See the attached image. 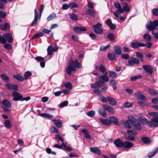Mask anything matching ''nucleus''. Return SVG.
I'll return each mask as SVG.
<instances>
[{
  "label": "nucleus",
  "mask_w": 158,
  "mask_h": 158,
  "mask_svg": "<svg viewBox=\"0 0 158 158\" xmlns=\"http://www.w3.org/2000/svg\"><path fill=\"white\" fill-rule=\"evenodd\" d=\"M123 4L124 6L123 7V9L121 7L120 3L116 2L114 3V5L115 7L118 9L117 10L116 12H114V15L116 17H118V13L123 14L124 11L126 12H128L130 10V9L128 6V5L126 2H124Z\"/></svg>",
  "instance_id": "obj_1"
},
{
  "label": "nucleus",
  "mask_w": 158,
  "mask_h": 158,
  "mask_svg": "<svg viewBox=\"0 0 158 158\" xmlns=\"http://www.w3.org/2000/svg\"><path fill=\"white\" fill-rule=\"evenodd\" d=\"M134 146V144L128 141H124L123 143V147L125 148L130 149Z\"/></svg>",
  "instance_id": "obj_10"
},
{
  "label": "nucleus",
  "mask_w": 158,
  "mask_h": 158,
  "mask_svg": "<svg viewBox=\"0 0 158 158\" xmlns=\"http://www.w3.org/2000/svg\"><path fill=\"white\" fill-rule=\"evenodd\" d=\"M109 60L111 61H114L115 60V56L114 54L109 53Z\"/></svg>",
  "instance_id": "obj_55"
},
{
  "label": "nucleus",
  "mask_w": 158,
  "mask_h": 158,
  "mask_svg": "<svg viewBox=\"0 0 158 158\" xmlns=\"http://www.w3.org/2000/svg\"><path fill=\"white\" fill-rule=\"evenodd\" d=\"M132 106V104L128 102H126L124 103L121 107V108H123L125 107H130Z\"/></svg>",
  "instance_id": "obj_35"
},
{
  "label": "nucleus",
  "mask_w": 158,
  "mask_h": 158,
  "mask_svg": "<svg viewBox=\"0 0 158 158\" xmlns=\"http://www.w3.org/2000/svg\"><path fill=\"white\" fill-rule=\"evenodd\" d=\"M66 72L69 75H70L72 71H75L76 70L75 66L74 65L73 60L70 61L69 65L66 68Z\"/></svg>",
  "instance_id": "obj_5"
},
{
  "label": "nucleus",
  "mask_w": 158,
  "mask_h": 158,
  "mask_svg": "<svg viewBox=\"0 0 158 158\" xmlns=\"http://www.w3.org/2000/svg\"><path fill=\"white\" fill-rule=\"evenodd\" d=\"M143 39L147 41H150L151 39V36L147 33L145 34L143 36Z\"/></svg>",
  "instance_id": "obj_37"
},
{
  "label": "nucleus",
  "mask_w": 158,
  "mask_h": 158,
  "mask_svg": "<svg viewBox=\"0 0 158 158\" xmlns=\"http://www.w3.org/2000/svg\"><path fill=\"white\" fill-rule=\"evenodd\" d=\"M151 101L154 104H158V98H153Z\"/></svg>",
  "instance_id": "obj_64"
},
{
  "label": "nucleus",
  "mask_w": 158,
  "mask_h": 158,
  "mask_svg": "<svg viewBox=\"0 0 158 158\" xmlns=\"http://www.w3.org/2000/svg\"><path fill=\"white\" fill-rule=\"evenodd\" d=\"M5 126L7 128H10L11 127V123L10 121L8 120H6L5 121Z\"/></svg>",
  "instance_id": "obj_43"
},
{
  "label": "nucleus",
  "mask_w": 158,
  "mask_h": 158,
  "mask_svg": "<svg viewBox=\"0 0 158 158\" xmlns=\"http://www.w3.org/2000/svg\"><path fill=\"white\" fill-rule=\"evenodd\" d=\"M148 92L151 94L154 95L158 94V93L156 90L152 89H148Z\"/></svg>",
  "instance_id": "obj_47"
},
{
  "label": "nucleus",
  "mask_w": 158,
  "mask_h": 158,
  "mask_svg": "<svg viewBox=\"0 0 158 158\" xmlns=\"http://www.w3.org/2000/svg\"><path fill=\"white\" fill-rule=\"evenodd\" d=\"M126 121H123L122 122V125L125 128L130 129L131 128V126L130 123L129 118Z\"/></svg>",
  "instance_id": "obj_11"
},
{
  "label": "nucleus",
  "mask_w": 158,
  "mask_h": 158,
  "mask_svg": "<svg viewBox=\"0 0 158 158\" xmlns=\"http://www.w3.org/2000/svg\"><path fill=\"white\" fill-rule=\"evenodd\" d=\"M141 139L142 141L146 144H149L151 142V141L148 137H143L141 138Z\"/></svg>",
  "instance_id": "obj_30"
},
{
  "label": "nucleus",
  "mask_w": 158,
  "mask_h": 158,
  "mask_svg": "<svg viewBox=\"0 0 158 158\" xmlns=\"http://www.w3.org/2000/svg\"><path fill=\"white\" fill-rule=\"evenodd\" d=\"M87 14L90 16L92 17H94L95 15L94 12L91 10L89 9H87Z\"/></svg>",
  "instance_id": "obj_45"
},
{
  "label": "nucleus",
  "mask_w": 158,
  "mask_h": 158,
  "mask_svg": "<svg viewBox=\"0 0 158 158\" xmlns=\"http://www.w3.org/2000/svg\"><path fill=\"white\" fill-rule=\"evenodd\" d=\"M139 120L143 124H147L148 125V122L147 119L145 117L143 116H140L139 118Z\"/></svg>",
  "instance_id": "obj_18"
},
{
  "label": "nucleus",
  "mask_w": 158,
  "mask_h": 158,
  "mask_svg": "<svg viewBox=\"0 0 158 158\" xmlns=\"http://www.w3.org/2000/svg\"><path fill=\"white\" fill-rule=\"evenodd\" d=\"M70 18L72 20L77 21V20L78 17L76 15L73 13L69 14V15Z\"/></svg>",
  "instance_id": "obj_29"
},
{
  "label": "nucleus",
  "mask_w": 158,
  "mask_h": 158,
  "mask_svg": "<svg viewBox=\"0 0 158 158\" xmlns=\"http://www.w3.org/2000/svg\"><path fill=\"white\" fill-rule=\"evenodd\" d=\"M97 82L99 88L102 87L104 84L103 82L101 80H99V81Z\"/></svg>",
  "instance_id": "obj_63"
},
{
  "label": "nucleus",
  "mask_w": 158,
  "mask_h": 158,
  "mask_svg": "<svg viewBox=\"0 0 158 158\" xmlns=\"http://www.w3.org/2000/svg\"><path fill=\"white\" fill-rule=\"evenodd\" d=\"M58 49L57 47L54 48L53 47L49 46L47 49L48 54L50 55L52 54L53 51L56 52Z\"/></svg>",
  "instance_id": "obj_17"
},
{
  "label": "nucleus",
  "mask_w": 158,
  "mask_h": 158,
  "mask_svg": "<svg viewBox=\"0 0 158 158\" xmlns=\"http://www.w3.org/2000/svg\"><path fill=\"white\" fill-rule=\"evenodd\" d=\"M148 114L154 117L148 122V126L152 127H158V113L151 112L148 113Z\"/></svg>",
  "instance_id": "obj_2"
},
{
  "label": "nucleus",
  "mask_w": 158,
  "mask_h": 158,
  "mask_svg": "<svg viewBox=\"0 0 158 158\" xmlns=\"http://www.w3.org/2000/svg\"><path fill=\"white\" fill-rule=\"evenodd\" d=\"M117 77V74L115 72L113 71L109 72V77L112 78H115Z\"/></svg>",
  "instance_id": "obj_49"
},
{
  "label": "nucleus",
  "mask_w": 158,
  "mask_h": 158,
  "mask_svg": "<svg viewBox=\"0 0 158 158\" xmlns=\"http://www.w3.org/2000/svg\"><path fill=\"white\" fill-rule=\"evenodd\" d=\"M1 78L5 81L8 82L10 81L9 77L5 74H2L1 75Z\"/></svg>",
  "instance_id": "obj_32"
},
{
  "label": "nucleus",
  "mask_w": 158,
  "mask_h": 158,
  "mask_svg": "<svg viewBox=\"0 0 158 158\" xmlns=\"http://www.w3.org/2000/svg\"><path fill=\"white\" fill-rule=\"evenodd\" d=\"M90 150L92 152L98 155H100L101 153L100 150L97 147L91 148Z\"/></svg>",
  "instance_id": "obj_19"
},
{
  "label": "nucleus",
  "mask_w": 158,
  "mask_h": 158,
  "mask_svg": "<svg viewBox=\"0 0 158 158\" xmlns=\"http://www.w3.org/2000/svg\"><path fill=\"white\" fill-rule=\"evenodd\" d=\"M31 73L29 71L26 72L24 75V79H27L29 77L31 76Z\"/></svg>",
  "instance_id": "obj_36"
},
{
  "label": "nucleus",
  "mask_w": 158,
  "mask_h": 158,
  "mask_svg": "<svg viewBox=\"0 0 158 158\" xmlns=\"http://www.w3.org/2000/svg\"><path fill=\"white\" fill-rule=\"evenodd\" d=\"M110 85L113 87V89L114 90L116 89L117 88V86L116 85V82L114 80H111L110 81Z\"/></svg>",
  "instance_id": "obj_27"
},
{
  "label": "nucleus",
  "mask_w": 158,
  "mask_h": 158,
  "mask_svg": "<svg viewBox=\"0 0 158 158\" xmlns=\"http://www.w3.org/2000/svg\"><path fill=\"white\" fill-rule=\"evenodd\" d=\"M114 49L115 52L118 54L121 55L122 51L120 48L118 46L115 45L114 47Z\"/></svg>",
  "instance_id": "obj_21"
},
{
  "label": "nucleus",
  "mask_w": 158,
  "mask_h": 158,
  "mask_svg": "<svg viewBox=\"0 0 158 158\" xmlns=\"http://www.w3.org/2000/svg\"><path fill=\"white\" fill-rule=\"evenodd\" d=\"M4 46L6 49L9 50H11L12 48L11 45L9 44H6L4 45Z\"/></svg>",
  "instance_id": "obj_59"
},
{
  "label": "nucleus",
  "mask_w": 158,
  "mask_h": 158,
  "mask_svg": "<svg viewBox=\"0 0 158 158\" xmlns=\"http://www.w3.org/2000/svg\"><path fill=\"white\" fill-rule=\"evenodd\" d=\"M9 27V25L7 23H6L4 25L1 24L0 25V28L3 30L7 29Z\"/></svg>",
  "instance_id": "obj_34"
},
{
  "label": "nucleus",
  "mask_w": 158,
  "mask_h": 158,
  "mask_svg": "<svg viewBox=\"0 0 158 158\" xmlns=\"http://www.w3.org/2000/svg\"><path fill=\"white\" fill-rule=\"evenodd\" d=\"M131 47L134 48H137L138 47V42H132L131 44Z\"/></svg>",
  "instance_id": "obj_39"
},
{
  "label": "nucleus",
  "mask_w": 158,
  "mask_h": 158,
  "mask_svg": "<svg viewBox=\"0 0 158 158\" xmlns=\"http://www.w3.org/2000/svg\"><path fill=\"white\" fill-rule=\"evenodd\" d=\"M52 121L54 122L55 125L58 128L62 127V123L58 120L53 119Z\"/></svg>",
  "instance_id": "obj_23"
},
{
  "label": "nucleus",
  "mask_w": 158,
  "mask_h": 158,
  "mask_svg": "<svg viewBox=\"0 0 158 158\" xmlns=\"http://www.w3.org/2000/svg\"><path fill=\"white\" fill-rule=\"evenodd\" d=\"M91 87L92 88L94 89H98L99 88L97 84V82L91 84Z\"/></svg>",
  "instance_id": "obj_62"
},
{
  "label": "nucleus",
  "mask_w": 158,
  "mask_h": 158,
  "mask_svg": "<svg viewBox=\"0 0 158 158\" xmlns=\"http://www.w3.org/2000/svg\"><path fill=\"white\" fill-rule=\"evenodd\" d=\"M13 97V100L15 101H21L23 96L17 92H14L12 94Z\"/></svg>",
  "instance_id": "obj_7"
},
{
  "label": "nucleus",
  "mask_w": 158,
  "mask_h": 158,
  "mask_svg": "<svg viewBox=\"0 0 158 158\" xmlns=\"http://www.w3.org/2000/svg\"><path fill=\"white\" fill-rule=\"evenodd\" d=\"M127 133L129 135H135L137 134V132L135 130H128Z\"/></svg>",
  "instance_id": "obj_33"
},
{
  "label": "nucleus",
  "mask_w": 158,
  "mask_h": 158,
  "mask_svg": "<svg viewBox=\"0 0 158 158\" xmlns=\"http://www.w3.org/2000/svg\"><path fill=\"white\" fill-rule=\"evenodd\" d=\"M6 87L11 90H18V86L17 84H11L8 83L6 84Z\"/></svg>",
  "instance_id": "obj_8"
},
{
  "label": "nucleus",
  "mask_w": 158,
  "mask_h": 158,
  "mask_svg": "<svg viewBox=\"0 0 158 158\" xmlns=\"http://www.w3.org/2000/svg\"><path fill=\"white\" fill-rule=\"evenodd\" d=\"M73 30L78 34H80L81 31H85L86 29L85 27H74L73 28Z\"/></svg>",
  "instance_id": "obj_13"
},
{
  "label": "nucleus",
  "mask_w": 158,
  "mask_h": 158,
  "mask_svg": "<svg viewBox=\"0 0 158 158\" xmlns=\"http://www.w3.org/2000/svg\"><path fill=\"white\" fill-rule=\"evenodd\" d=\"M39 115L44 118L50 119L53 118L54 116L53 115L47 113H43L40 114Z\"/></svg>",
  "instance_id": "obj_14"
},
{
  "label": "nucleus",
  "mask_w": 158,
  "mask_h": 158,
  "mask_svg": "<svg viewBox=\"0 0 158 158\" xmlns=\"http://www.w3.org/2000/svg\"><path fill=\"white\" fill-rule=\"evenodd\" d=\"M62 146H63L64 149H65L69 152H70L72 150V149L70 148L64 144V142L62 143Z\"/></svg>",
  "instance_id": "obj_41"
},
{
  "label": "nucleus",
  "mask_w": 158,
  "mask_h": 158,
  "mask_svg": "<svg viewBox=\"0 0 158 158\" xmlns=\"http://www.w3.org/2000/svg\"><path fill=\"white\" fill-rule=\"evenodd\" d=\"M111 122L115 124L118 125V120L117 118L114 116H112L109 118V124Z\"/></svg>",
  "instance_id": "obj_20"
},
{
  "label": "nucleus",
  "mask_w": 158,
  "mask_h": 158,
  "mask_svg": "<svg viewBox=\"0 0 158 158\" xmlns=\"http://www.w3.org/2000/svg\"><path fill=\"white\" fill-rule=\"evenodd\" d=\"M43 35V34L42 33H40L37 34H34L33 37L32 38V39H35L36 38H38L42 36Z\"/></svg>",
  "instance_id": "obj_40"
},
{
  "label": "nucleus",
  "mask_w": 158,
  "mask_h": 158,
  "mask_svg": "<svg viewBox=\"0 0 158 158\" xmlns=\"http://www.w3.org/2000/svg\"><path fill=\"white\" fill-rule=\"evenodd\" d=\"M152 13L155 16L158 15V8H155L152 10Z\"/></svg>",
  "instance_id": "obj_57"
},
{
  "label": "nucleus",
  "mask_w": 158,
  "mask_h": 158,
  "mask_svg": "<svg viewBox=\"0 0 158 158\" xmlns=\"http://www.w3.org/2000/svg\"><path fill=\"white\" fill-rule=\"evenodd\" d=\"M13 77L18 81H23L24 79V77L19 75H14L13 76Z\"/></svg>",
  "instance_id": "obj_26"
},
{
  "label": "nucleus",
  "mask_w": 158,
  "mask_h": 158,
  "mask_svg": "<svg viewBox=\"0 0 158 158\" xmlns=\"http://www.w3.org/2000/svg\"><path fill=\"white\" fill-rule=\"evenodd\" d=\"M135 96L137 98L142 100H145L146 99V98L143 94L140 92H137L134 94Z\"/></svg>",
  "instance_id": "obj_12"
},
{
  "label": "nucleus",
  "mask_w": 158,
  "mask_h": 158,
  "mask_svg": "<svg viewBox=\"0 0 158 158\" xmlns=\"http://www.w3.org/2000/svg\"><path fill=\"white\" fill-rule=\"evenodd\" d=\"M125 138L128 140L133 141L135 139V137L129 135L127 137H125Z\"/></svg>",
  "instance_id": "obj_60"
},
{
  "label": "nucleus",
  "mask_w": 158,
  "mask_h": 158,
  "mask_svg": "<svg viewBox=\"0 0 158 158\" xmlns=\"http://www.w3.org/2000/svg\"><path fill=\"white\" fill-rule=\"evenodd\" d=\"M38 18V13L36 9H35V18L34 20L31 23V26H34L37 23Z\"/></svg>",
  "instance_id": "obj_16"
},
{
  "label": "nucleus",
  "mask_w": 158,
  "mask_h": 158,
  "mask_svg": "<svg viewBox=\"0 0 158 158\" xmlns=\"http://www.w3.org/2000/svg\"><path fill=\"white\" fill-rule=\"evenodd\" d=\"M156 148L157 149H156V151H155L154 152H151L148 154V156L149 157V158L152 157L155 155V154L156 153V152L158 149V148Z\"/></svg>",
  "instance_id": "obj_58"
},
{
  "label": "nucleus",
  "mask_w": 158,
  "mask_h": 158,
  "mask_svg": "<svg viewBox=\"0 0 158 158\" xmlns=\"http://www.w3.org/2000/svg\"><path fill=\"white\" fill-rule=\"evenodd\" d=\"M108 48H109V45L106 46H101L100 50L102 51H105Z\"/></svg>",
  "instance_id": "obj_52"
},
{
  "label": "nucleus",
  "mask_w": 158,
  "mask_h": 158,
  "mask_svg": "<svg viewBox=\"0 0 158 158\" xmlns=\"http://www.w3.org/2000/svg\"><path fill=\"white\" fill-rule=\"evenodd\" d=\"M146 28L149 31H153L158 27V20H154L153 21H150L149 24L146 26Z\"/></svg>",
  "instance_id": "obj_4"
},
{
  "label": "nucleus",
  "mask_w": 158,
  "mask_h": 158,
  "mask_svg": "<svg viewBox=\"0 0 158 158\" xmlns=\"http://www.w3.org/2000/svg\"><path fill=\"white\" fill-rule=\"evenodd\" d=\"M68 104V101H66L60 103L59 105V106L60 108H62L64 106H66Z\"/></svg>",
  "instance_id": "obj_42"
},
{
  "label": "nucleus",
  "mask_w": 158,
  "mask_h": 158,
  "mask_svg": "<svg viewBox=\"0 0 158 158\" xmlns=\"http://www.w3.org/2000/svg\"><path fill=\"white\" fill-rule=\"evenodd\" d=\"M100 121L104 125L108 126L109 120L107 119H101Z\"/></svg>",
  "instance_id": "obj_46"
},
{
  "label": "nucleus",
  "mask_w": 158,
  "mask_h": 158,
  "mask_svg": "<svg viewBox=\"0 0 158 158\" xmlns=\"http://www.w3.org/2000/svg\"><path fill=\"white\" fill-rule=\"evenodd\" d=\"M143 68L147 75H150L152 74V69L150 66L148 65H143Z\"/></svg>",
  "instance_id": "obj_9"
},
{
  "label": "nucleus",
  "mask_w": 158,
  "mask_h": 158,
  "mask_svg": "<svg viewBox=\"0 0 158 158\" xmlns=\"http://www.w3.org/2000/svg\"><path fill=\"white\" fill-rule=\"evenodd\" d=\"M108 76L106 75L100 76L99 77V80L104 82H107L108 81Z\"/></svg>",
  "instance_id": "obj_24"
},
{
  "label": "nucleus",
  "mask_w": 158,
  "mask_h": 158,
  "mask_svg": "<svg viewBox=\"0 0 158 158\" xmlns=\"http://www.w3.org/2000/svg\"><path fill=\"white\" fill-rule=\"evenodd\" d=\"M99 114L102 116L106 117L107 116V114L106 111L102 109H99L98 110Z\"/></svg>",
  "instance_id": "obj_31"
},
{
  "label": "nucleus",
  "mask_w": 158,
  "mask_h": 158,
  "mask_svg": "<svg viewBox=\"0 0 158 158\" xmlns=\"http://www.w3.org/2000/svg\"><path fill=\"white\" fill-rule=\"evenodd\" d=\"M95 114V112L94 111H90L88 112L87 114L89 116L93 117Z\"/></svg>",
  "instance_id": "obj_51"
},
{
  "label": "nucleus",
  "mask_w": 158,
  "mask_h": 158,
  "mask_svg": "<svg viewBox=\"0 0 158 158\" xmlns=\"http://www.w3.org/2000/svg\"><path fill=\"white\" fill-rule=\"evenodd\" d=\"M114 36L112 33H109V40L113 41L114 40Z\"/></svg>",
  "instance_id": "obj_61"
},
{
  "label": "nucleus",
  "mask_w": 158,
  "mask_h": 158,
  "mask_svg": "<svg viewBox=\"0 0 158 158\" xmlns=\"http://www.w3.org/2000/svg\"><path fill=\"white\" fill-rule=\"evenodd\" d=\"M116 28V26L114 24L112 23L111 21L109 19V28L111 30H114Z\"/></svg>",
  "instance_id": "obj_44"
},
{
  "label": "nucleus",
  "mask_w": 158,
  "mask_h": 158,
  "mask_svg": "<svg viewBox=\"0 0 158 158\" xmlns=\"http://www.w3.org/2000/svg\"><path fill=\"white\" fill-rule=\"evenodd\" d=\"M128 118H129L130 122L134 126L135 129L139 130L141 129V125L137 119L131 116H128Z\"/></svg>",
  "instance_id": "obj_3"
},
{
  "label": "nucleus",
  "mask_w": 158,
  "mask_h": 158,
  "mask_svg": "<svg viewBox=\"0 0 158 158\" xmlns=\"http://www.w3.org/2000/svg\"><path fill=\"white\" fill-rule=\"evenodd\" d=\"M69 7L72 8H77L78 7V5L74 2H72L69 4Z\"/></svg>",
  "instance_id": "obj_53"
},
{
  "label": "nucleus",
  "mask_w": 158,
  "mask_h": 158,
  "mask_svg": "<svg viewBox=\"0 0 158 158\" xmlns=\"http://www.w3.org/2000/svg\"><path fill=\"white\" fill-rule=\"evenodd\" d=\"M123 142L119 139H117L114 141V144L117 147L121 148L123 147Z\"/></svg>",
  "instance_id": "obj_15"
},
{
  "label": "nucleus",
  "mask_w": 158,
  "mask_h": 158,
  "mask_svg": "<svg viewBox=\"0 0 158 158\" xmlns=\"http://www.w3.org/2000/svg\"><path fill=\"white\" fill-rule=\"evenodd\" d=\"M65 86L67 88L71 89L72 88V86L71 84L69 82H67L65 84Z\"/></svg>",
  "instance_id": "obj_54"
},
{
  "label": "nucleus",
  "mask_w": 158,
  "mask_h": 158,
  "mask_svg": "<svg viewBox=\"0 0 158 158\" xmlns=\"http://www.w3.org/2000/svg\"><path fill=\"white\" fill-rule=\"evenodd\" d=\"M2 104L7 107H10L11 105L10 102L6 99H4L2 102Z\"/></svg>",
  "instance_id": "obj_28"
},
{
  "label": "nucleus",
  "mask_w": 158,
  "mask_h": 158,
  "mask_svg": "<svg viewBox=\"0 0 158 158\" xmlns=\"http://www.w3.org/2000/svg\"><path fill=\"white\" fill-rule=\"evenodd\" d=\"M102 26V24L98 23L96 25H93L92 28L94 29V32L96 33L102 34L103 32V29L101 27Z\"/></svg>",
  "instance_id": "obj_6"
},
{
  "label": "nucleus",
  "mask_w": 158,
  "mask_h": 158,
  "mask_svg": "<svg viewBox=\"0 0 158 158\" xmlns=\"http://www.w3.org/2000/svg\"><path fill=\"white\" fill-rule=\"evenodd\" d=\"M51 131L52 133H58V131L56 129V128L54 126H51Z\"/></svg>",
  "instance_id": "obj_56"
},
{
  "label": "nucleus",
  "mask_w": 158,
  "mask_h": 158,
  "mask_svg": "<svg viewBox=\"0 0 158 158\" xmlns=\"http://www.w3.org/2000/svg\"><path fill=\"white\" fill-rule=\"evenodd\" d=\"M109 104L111 105L114 106L116 104V102L113 98L109 97Z\"/></svg>",
  "instance_id": "obj_38"
},
{
  "label": "nucleus",
  "mask_w": 158,
  "mask_h": 158,
  "mask_svg": "<svg viewBox=\"0 0 158 158\" xmlns=\"http://www.w3.org/2000/svg\"><path fill=\"white\" fill-rule=\"evenodd\" d=\"M56 17V15L55 13H52L50 14L47 19L48 21L52 20L55 18Z\"/></svg>",
  "instance_id": "obj_22"
},
{
  "label": "nucleus",
  "mask_w": 158,
  "mask_h": 158,
  "mask_svg": "<svg viewBox=\"0 0 158 158\" xmlns=\"http://www.w3.org/2000/svg\"><path fill=\"white\" fill-rule=\"evenodd\" d=\"M141 77L142 75H139L137 76H133L131 77V80L132 81H135L141 78Z\"/></svg>",
  "instance_id": "obj_50"
},
{
  "label": "nucleus",
  "mask_w": 158,
  "mask_h": 158,
  "mask_svg": "<svg viewBox=\"0 0 158 158\" xmlns=\"http://www.w3.org/2000/svg\"><path fill=\"white\" fill-rule=\"evenodd\" d=\"M99 70L101 72L104 73L106 71L105 67L102 65H100L98 67Z\"/></svg>",
  "instance_id": "obj_48"
},
{
  "label": "nucleus",
  "mask_w": 158,
  "mask_h": 158,
  "mask_svg": "<svg viewBox=\"0 0 158 158\" xmlns=\"http://www.w3.org/2000/svg\"><path fill=\"white\" fill-rule=\"evenodd\" d=\"M81 131L84 133L85 135V137L87 139H89L90 138V136L89 134V132L88 130L85 129H83L81 130Z\"/></svg>",
  "instance_id": "obj_25"
}]
</instances>
